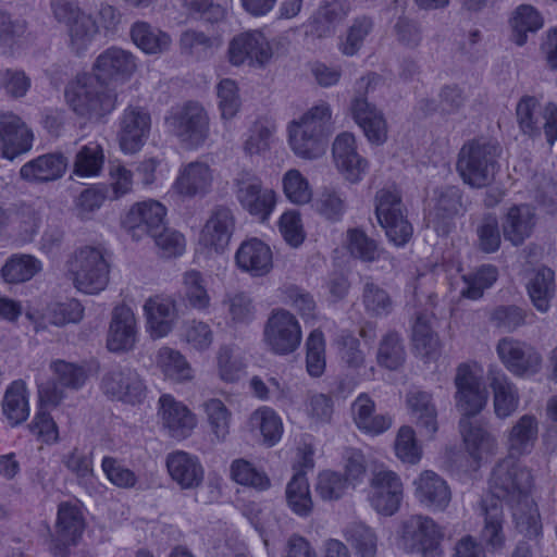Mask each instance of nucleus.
Returning a JSON list of instances; mask_svg holds the SVG:
<instances>
[{"label":"nucleus","instance_id":"052dcab7","mask_svg":"<svg viewBox=\"0 0 557 557\" xmlns=\"http://www.w3.org/2000/svg\"><path fill=\"white\" fill-rule=\"evenodd\" d=\"M203 409L214 438L218 442H224L230 433L231 411L222 400L216 398L205 401Z\"/></svg>","mask_w":557,"mask_h":557},{"label":"nucleus","instance_id":"8fccbe9b","mask_svg":"<svg viewBox=\"0 0 557 557\" xmlns=\"http://www.w3.org/2000/svg\"><path fill=\"white\" fill-rule=\"evenodd\" d=\"M183 295L187 305L198 311H206L211 305L207 281L201 272L188 270L183 274Z\"/></svg>","mask_w":557,"mask_h":557},{"label":"nucleus","instance_id":"5701e85b","mask_svg":"<svg viewBox=\"0 0 557 557\" xmlns=\"http://www.w3.org/2000/svg\"><path fill=\"white\" fill-rule=\"evenodd\" d=\"M165 207L156 200H146L134 205L126 214L123 224L134 237L144 234L152 236L164 224Z\"/></svg>","mask_w":557,"mask_h":557},{"label":"nucleus","instance_id":"c85d7f7f","mask_svg":"<svg viewBox=\"0 0 557 557\" xmlns=\"http://www.w3.org/2000/svg\"><path fill=\"white\" fill-rule=\"evenodd\" d=\"M480 516L483 517V527L479 533L481 543L491 553H499L506 546V534L504 531L503 508L496 500H482Z\"/></svg>","mask_w":557,"mask_h":557},{"label":"nucleus","instance_id":"6ab92c4d","mask_svg":"<svg viewBox=\"0 0 557 557\" xmlns=\"http://www.w3.org/2000/svg\"><path fill=\"white\" fill-rule=\"evenodd\" d=\"M33 134L13 113H0V149L3 158L14 160L32 148Z\"/></svg>","mask_w":557,"mask_h":557},{"label":"nucleus","instance_id":"20e7f679","mask_svg":"<svg viewBox=\"0 0 557 557\" xmlns=\"http://www.w3.org/2000/svg\"><path fill=\"white\" fill-rule=\"evenodd\" d=\"M499 154L500 148L495 143L470 140L458 153L456 170L465 184L473 188L485 187L494 181Z\"/></svg>","mask_w":557,"mask_h":557},{"label":"nucleus","instance_id":"a878e982","mask_svg":"<svg viewBox=\"0 0 557 557\" xmlns=\"http://www.w3.org/2000/svg\"><path fill=\"white\" fill-rule=\"evenodd\" d=\"M212 184L211 168L205 162L194 161L180 169L173 187L178 195L194 198L206 196L211 190Z\"/></svg>","mask_w":557,"mask_h":557},{"label":"nucleus","instance_id":"4468645a","mask_svg":"<svg viewBox=\"0 0 557 557\" xmlns=\"http://www.w3.org/2000/svg\"><path fill=\"white\" fill-rule=\"evenodd\" d=\"M399 534L405 550L422 553L424 557H441L436 548L440 531L431 518L414 515L405 519Z\"/></svg>","mask_w":557,"mask_h":557},{"label":"nucleus","instance_id":"c9c22d12","mask_svg":"<svg viewBox=\"0 0 557 557\" xmlns=\"http://www.w3.org/2000/svg\"><path fill=\"white\" fill-rule=\"evenodd\" d=\"M407 406L421 435L433 438L437 432V410L430 393L418 388L407 394Z\"/></svg>","mask_w":557,"mask_h":557},{"label":"nucleus","instance_id":"ddd939ff","mask_svg":"<svg viewBox=\"0 0 557 557\" xmlns=\"http://www.w3.org/2000/svg\"><path fill=\"white\" fill-rule=\"evenodd\" d=\"M403 496V483L397 473L388 469L373 472L368 500L377 513L386 517L393 516L399 509Z\"/></svg>","mask_w":557,"mask_h":557},{"label":"nucleus","instance_id":"338daca9","mask_svg":"<svg viewBox=\"0 0 557 557\" xmlns=\"http://www.w3.org/2000/svg\"><path fill=\"white\" fill-rule=\"evenodd\" d=\"M231 478L240 485L264 491L270 487L268 475L245 459H235L231 465Z\"/></svg>","mask_w":557,"mask_h":557},{"label":"nucleus","instance_id":"393cba45","mask_svg":"<svg viewBox=\"0 0 557 557\" xmlns=\"http://www.w3.org/2000/svg\"><path fill=\"white\" fill-rule=\"evenodd\" d=\"M137 342L135 314L127 306H117L112 311L107 346L114 352L131 350Z\"/></svg>","mask_w":557,"mask_h":557},{"label":"nucleus","instance_id":"39448f33","mask_svg":"<svg viewBox=\"0 0 557 557\" xmlns=\"http://www.w3.org/2000/svg\"><path fill=\"white\" fill-rule=\"evenodd\" d=\"M379 83L380 76L374 73L361 77L357 82V95L350 104L355 122L362 128L368 140L376 145H381L386 140L387 124L383 113L375 106L368 102L366 95L374 90Z\"/></svg>","mask_w":557,"mask_h":557},{"label":"nucleus","instance_id":"49530a36","mask_svg":"<svg viewBox=\"0 0 557 557\" xmlns=\"http://www.w3.org/2000/svg\"><path fill=\"white\" fill-rule=\"evenodd\" d=\"M555 292V273L546 267L539 268L528 283V293L535 308L546 312Z\"/></svg>","mask_w":557,"mask_h":557},{"label":"nucleus","instance_id":"5fc2aeb1","mask_svg":"<svg viewBox=\"0 0 557 557\" xmlns=\"http://www.w3.org/2000/svg\"><path fill=\"white\" fill-rule=\"evenodd\" d=\"M104 163L102 147L95 141L79 148L74 160V174L82 177L97 176Z\"/></svg>","mask_w":557,"mask_h":557},{"label":"nucleus","instance_id":"9b49d317","mask_svg":"<svg viewBox=\"0 0 557 557\" xmlns=\"http://www.w3.org/2000/svg\"><path fill=\"white\" fill-rule=\"evenodd\" d=\"M228 61L232 65L264 67L273 57V49L265 35L258 30L237 34L228 44Z\"/></svg>","mask_w":557,"mask_h":557},{"label":"nucleus","instance_id":"680f3d73","mask_svg":"<svg viewBox=\"0 0 557 557\" xmlns=\"http://www.w3.org/2000/svg\"><path fill=\"white\" fill-rule=\"evenodd\" d=\"M412 343L416 351L422 357L431 358L438 351V337L431 330L424 314H418L412 326Z\"/></svg>","mask_w":557,"mask_h":557},{"label":"nucleus","instance_id":"f03ea898","mask_svg":"<svg viewBox=\"0 0 557 557\" xmlns=\"http://www.w3.org/2000/svg\"><path fill=\"white\" fill-rule=\"evenodd\" d=\"M64 96L71 110L87 120H99L116 104V95L91 74L79 75L69 83Z\"/></svg>","mask_w":557,"mask_h":557},{"label":"nucleus","instance_id":"a211bd4d","mask_svg":"<svg viewBox=\"0 0 557 557\" xmlns=\"http://www.w3.org/2000/svg\"><path fill=\"white\" fill-rule=\"evenodd\" d=\"M151 126L150 114L138 107L124 110L120 121L119 140L126 153L137 152L148 139Z\"/></svg>","mask_w":557,"mask_h":557},{"label":"nucleus","instance_id":"0eeeda50","mask_svg":"<svg viewBox=\"0 0 557 557\" xmlns=\"http://www.w3.org/2000/svg\"><path fill=\"white\" fill-rule=\"evenodd\" d=\"M517 458L508 455L498 461L490 478V490L493 495L507 503L530 495L533 484L531 471Z\"/></svg>","mask_w":557,"mask_h":557},{"label":"nucleus","instance_id":"b1692460","mask_svg":"<svg viewBox=\"0 0 557 557\" xmlns=\"http://www.w3.org/2000/svg\"><path fill=\"white\" fill-rule=\"evenodd\" d=\"M159 414L162 425L174 438H186L197 424L196 417L188 407L169 394L159 399Z\"/></svg>","mask_w":557,"mask_h":557},{"label":"nucleus","instance_id":"774afa93","mask_svg":"<svg viewBox=\"0 0 557 557\" xmlns=\"http://www.w3.org/2000/svg\"><path fill=\"white\" fill-rule=\"evenodd\" d=\"M282 185L284 195L293 203L305 205L312 198L308 180L297 169H290L283 175Z\"/></svg>","mask_w":557,"mask_h":557},{"label":"nucleus","instance_id":"4d7b16f0","mask_svg":"<svg viewBox=\"0 0 557 557\" xmlns=\"http://www.w3.org/2000/svg\"><path fill=\"white\" fill-rule=\"evenodd\" d=\"M347 248L352 257L363 262L377 261L384 253V249L359 228L347 231Z\"/></svg>","mask_w":557,"mask_h":557},{"label":"nucleus","instance_id":"69168bd1","mask_svg":"<svg viewBox=\"0 0 557 557\" xmlns=\"http://www.w3.org/2000/svg\"><path fill=\"white\" fill-rule=\"evenodd\" d=\"M109 188L104 185H94L84 189L74 200V211L81 220H90L108 198Z\"/></svg>","mask_w":557,"mask_h":557},{"label":"nucleus","instance_id":"423d86ee","mask_svg":"<svg viewBox=\"0 0 557 557\" xmlns=\"http://www.w3.org/2000/svg\"><path fill=\"white\" fill-rule=\"evenodd\" d=\"M375 214L391 243L405 246L412 237L413 227L408 221L400 194L395 188H383L375 195Z\"/></svg>","mask_w":557,"mask_h":557},{"label":"nucleus","instance_id":"dca6fc26","mask_svg":"<svg viewBox=\"0 0 557 557\" xmlns=\"http://www.w3.org/2000/svg\"><path fill=\"white\" fill-rule=\"evenodd\" d=\"M55 382L39 388V398L42 404L57 407L65 397L64 388L71 391L81 389L87 379V370L79 364L64 360H55L51 363Z\"/></svg>","mask_w":557,"mask_h":557},{"label":"nucleus","instance_id":"7ed1b4c3","mask_svg":"<svg viewBox=\"0 0 557 557\" xmlns=\"http://www.w3.org/2000/svg\"><path fill=\"white\" fill-rule=\"evenodd\" d=\"M66 275L81 293L97 295L110 281V263L104 249L84 246L70 255L65 262Z\"/></svg>","mask_w":557,"mask_h":557},{"label":"nucleus","instance_id":"58836bf2","mask_svg":"<svg viewBox=\"0 0 557 557\" xmlns=\"http://www.w3.org/2000/svg\"><path fill=\"white\" fill-rule=\"evenodd\" d=\"M459 428L466 448L475 460H481L485 456L494 453L496 438L478 421L461 418Z\"/></svg>","mask_w":557,"mask_h":557},{"label":"nucleus","instance_id":"4c0bfd02","mask_svg":"<svg viewBox=\"0 0 557 557\" xmlns=\"http://www.w3.org/2000/svg\"><path fill=\"white\" fill-rule=\"evenodd\" d=\"M350 10L348 0H323L313 18V33L319 38L332 36L336 27L348 16Z\"/></svg>","mask_w":557,"mask_h":557},{"label":"nucleus","instance_id":"3c124183","mask_svg":"<svg viewBox=\"0 0 557 557\" xmlns=\"http://www.w3.org/2000/svg\"><path fill=\"white\" fill-rule=\"evenodd\" d=\"M156 362L165 377L183 382L193 377V370L185 357L176 349L162 347L158 350Z\"/></svg>","mask_w":557,"mask_h":557},{"label":"nucleus","instance_id":"c756f323","mask_svg":"<svg viewBox=\"0 0 557 557\" xmlns=\"http://www.w3.org/2000/svg\"><path fill=\"white\" fill-rule=\"evenodd\" d=\"M487 380L493 393L494 413L498 419L511 417L519 408L520 395L516 384L502 371L492 369Z\"/></svg>","mask_w":557,"mask_h":557},{"label":"nucleus","instance_id":"6e6552de","mask_svg":"<svg viewBox=\"0 0 557 557\" xmlns=\"http://www.w3.org/2000/svg\"><path fill=\"white\" fill-rule=\"evenodd\" d=\"M165 125L169 132L187 148L199 147L209 134L208 115L196 102L172 108L165 116Z\"/></svg>","mask_w":557,"mask_h":557},{"label":"nucleus","instance_id":"cd10ccee","mask_svg":"<svg viewBox=\"0 0 557 557\" xmlns=\"http://www.w3.org/2000/svg\"><path fill=\"white\" fill-rule=\"evenodd\" d=\"M333 158L337 169L346 180L357 183L368 169V162L358 154L352 134L342 133L333 143Z\"/></svg>","mask_w":557,"mask_h":557},{"label":"nucleus","instance_id":"a18cd8bd","mask_svg":"<svg viewBox=\"0 0 557 557\" xmlns=\"http://www.w3.org/2000/svg\"><path fill=\"white\" fill-rule=\"evenodd\" d=\"M134 44L149 54L162 53L171 45L170 36L147 22H136L131 28Z\"/></svg>","mask_w":557,"mask_h":557},{"label":"nucleus","instance_id":"e433bc0d","mask_svg":"<svg viewBox=\"0 0 557 557\" xmlns=\"http://www.w3.org/2000/svg\"><path fill=\"white\" fill-rule=\"evenodd\" d=\"M144 310L151 336L160 338L171 332L176 319L173 300L162 297L149 298L144 306Z\"/></svg>","mask_w":557,"mask_h":557},{"label":"nucleus","instance_id":"bb28decb","mask_svg":"<svg viewBox=\"0 0 557 557\" xmlns=\"http://www.w3.org/2000/svg\"><path fill=\"white\" fill-rule=\"evenodd\" d=\"M540 421L532 413L519 417L506 431V446L511 457H522L531 454L539 440Z\"/></svg>","mask_w":557,"mask_h":557},{"label":"nucleus","instance_id":"ea45409f","mask_svg":"<svg viewBox=\"0 0 557 557\" xmlns=\"http://www.w3.org/2000/svg\"><path fill=\"white\" fill-rule=\"evenodd\" d=\"M516 529L529 539H536L542 534V523L536 504L531 494L508 503Z\"/></svg>","mask_w":557,"mask_h":557},{"label":"nucleus","instance_id":"c03bdc74","mask_svg":"<svg viewBox=\"0 0 557 557\" xmlns=\"http://www.w3.org/2000/svg\"><path fill=\"white\" fill-rule=\"evenodd\" d=\"M289 509L299 517H308L313 510L309 482L304 471H297L286 486Z\"/></svg>","mask_w":557,"mask_h":557},{"label":"nucleus","instance_id":"0e129e2a","mask_svg":"<svg viewBox=\"0 0 557 557\" xmlns=\"http://www.w3.org/2000/svg\"><path fill=\"white\" fill-rule=\"evenodd\" d=\"M543 106L536 98L524 96L517 104V117L521 131L529 136H540L542 133L541 119Z\"/></svg>","mask_w":557,"mask_h":557},{"label":"nucleus","instance_id":"864d4df0","mask_svg":"<svg viewBox=\"0 0 557 557\" xmlns=\"http://www.w3.org/2000/svg\"><path fill=\"white\" fill-rule=\"evenodd\" d=\"M41 262L30 255H14L1 269L2 277L8 283H22L29 281L39 271Z\"/></svg>","mask_w":557,"mask_h":557},{"label":"nucleus","instance_id":"f704fd0d","mask_svg":"<svg viewBox=\"0 0 557 557\" xmlns=\"http://www.w3.org/2000/svg\"><path fill=\"white\" fill-rule=\"evenodd\" d=\"M535 223L534 208L529 205L512 206L503 218L504 237L513 246H520L531 236Z\"/></svg>","mask_w":557,"mask_h":557},{"label":"nucleus","instance_id":"a19ab883","mask_svg":"<svg viewBox=\"0 0 557 557\" xmlns=\"http://www.w3.org/2000/svg\"><path fill=\"white\" fill-rule=\"evenodd\" d=\"M2 411L12 426L28 418V395L24 381L16 380L8 386L2 400Z\"/></svg>","mask_w":557,"mask_h":557},{"label":"nucleus","instance_id":"6e6d98bb","mask_svg":"<svg viewBox=\"0 0 557 557\" xmlns=\"http://www.w3.org/2000/svg\"><path fill=\"white\" fill-rule=\"evenodd\" d=\"M405 346L400 335L395 331H388L379 343L377 363L386 369L396 370L405 361Z\"/></svg>","mask_w":557,"mask_h":557},{"label":"nucleus","instance_id":"1a4fd4ad","mask_svg":"<svg viewBox=\"0 0 557 557\" xmlns=\"http://www.w3.org/2000/svg\"><path fill=\"white\" fill-rule=\"evenodd\" d=\"M235 197L250 215L264 222L276 205V194L263 186L262 180L252 171L242 170L233 180Z\"/></svg>","mask_w":557,"mask_h":557},{"label":"nucleus","instance_id":"72a5a7b5","mask_svg":"<svg viewBox=\"0 0 557 557\" xmlns=\"http://www.w3.org/2000/svg\"><path fill=\"white\" fill-rule=\"evenodd\" d=\"M239 269L253 276H262L272 269V251L258 238L248 239L239 246L235 255Z\"/></svg>","mask_w":557,"mask_h":557},{"label":"nucleus","instance_id":"09e8293b","mask_svg":"<svg viewBox=\"0 0 557 557\" xmlns=\"http://www.w3.org/2000/svg\"><path fill=\"white\" fill-rule=\"evenodd\" d=\"M252 431H258L263 443L268 446L275 445L282 437L283 423L280 416L270 407H261L253 411L249 418Z\"/></svg>","mask_w":557,"mask_h":557},{"label":"nucleus","instance_id":"4be33fe9","mask_svg":"<svg viewBox=\"0 0 557 557\" xmlns=\"http://www.w3.org/2000/svg\"><path fill=\"white\" fill-rule=\"evenodd\" d=\"M136 69L133 54L124 49L111 47L102 51L96 59L94 76L100 82L125 81Z\"/></svg>","mask_w":557,"mask_h":557},{"label":"nucleus","instance_id":"2eb2a0df","mask_svg":"<svg viewBox=\"0 0 557 557\" xmlns=\"http://www.w3.org/2000/svg\"><path fill=\"white\" fill-rule=\"evenodd\" d=\"M496 352L505 368L516 376H530L542 368L541 354L533 346L513 337L499 339Z\"/></svg>","mask_w":557,"mask_h":557},{"label":"nucleus","instance_id":"13d9d810","mask_svg":"<svg viewBox=\"0 0 557 557\" xmlns=\"http://www.w3.org/2000/svg\"><path fill=\"white\" fill-rule=\"evenodd\" d=\"M349 483L344 475L337 471H321L314 483L317 495L324 502H336L344 497L349 490Z\"/></svg>","mask_w":557,"mask_h":557},{"label":"nucleus","instance_id":"bf43d9fd","mask_svg":"<svg viewBox=\"0 0 557 557\" xmlns=\"http://www.w3.org/2000/svg\"><path fill=\"white\" fill-rule=\"evenodd\" d=\"M345 537L359 557H375L377 537L370 527L362 522H352L346 528Z\"/></svg>","mask_w":557,"mask_h":557},{"label":"nucleus","instance_id":"79ce46f5","mask_svg":"<svg viewBox=\"0 0 557 557\" xmlns=\"http://www.w3.org/2000/svg\"><path fill=\"white\" fill-rule=\"evenodd\" d=\"M66 28L69 48L77 55L86 52L99 34L97 22L85 12L69 23Z\"/></svg>","mask_w":557,"mask_h":557},{"label":"nucleus","instance_id":"f8f14e48","mask_svg":"<svg viewBox=\"0 0 557 557\" xmlns=\"http://www.w3.org/2000/svg\"><path fill=\"white\" fill-rule=\"evenodd\" d=\"M100 387L109 398L132 405L140 404L147 393L140 374L135 369L121 366L113 367L103 374Z\"/></svg>","mask_w":557,"mask_h":557},{"label":"nucleus","instance_id":"de8ad7c7","mask_svg":"<svg viewBox=\"0 0 557 557\" xmlns=\"http://www.w3.org/2000/svg\"><path fill=\"white\" fill-rule=\"evenodd\" d=\"M84 529V520L79 508L69 503L59 506L57 520L58 540L63 545L74 544Z\"/></svg>","mask_w":557,"mask_h":557},{"label":"nucleus","instance_id":"f3484780","mask_svg":"<svg viewBox=\"0 0 557 557\" xmlns=\"http://www.w3.org/2000/svg\"><path fill=\"white\" fill-rule=\"evenodd\" d=\"M430 218L438 234L450 231V220L463 213L461 190L456 186H442L433 190L430 198Z\"/></svg>","mask_w":557,"mask_h":557},{"label":"nucleus","instance_id":"473e14b6","mask_svg":"<svg viewBox=\"0 0 557 557\" xmlns=\"http://www.w3.org/2000/svg\"><path fill=\"white\" fill-rule=\"evenodd\" d=\"M67 168V160L61 153H46L26 162L20 170V177L28 183H47L59 180Z\"/></svg>","mask_w":557,"mask_h":557},{"label":"nucleus","instance_id":"f257e3e1","mask_svg":"<svg viewBox=\"0 0 557 557\" xmlns=\"http://www.w3.org/2000/svg\"><path fill=\"white\" fill-rule=\"evenodd\" d=\"M331 106L320 100L306 111L299 120L288 125L289 145L294 153L302 159H317L325 152V138L331 132Z\"/></svg>","mask_w":557,"mask_h":557},{"label":"nucleus","instance_id":"aec40b11","mask_svg":"<svg viewBox=\"0 0 557 557\" xmlns=\"http://www.w3.org/2000/svg\"><path fill=\"white\" fill-rule=\"evenodd\" d=\"M457 387V407L462 412V418L471 419L478 414L486 404V395L481 389L480 381L469 366L461 364L457 369L455 377Z\"/></svg>","mask_w":557,"mask_h":557},{"label":"nucleus","instance_id":"7c9ffc66","mask_svg":"<svg viewBox=\"0 0 557 557\" xmlns=\"http://www.w3.org/2000/svg\"><path fill=\"white\" fill-rule=\"evenodd\" d=\"M166 468L172 480L182 488H196L203 481V467L198 457L189 453L176 450L169 454L166 457Z\"/></svg>","mask_w":557,"mask_h":557},{"label":"nucleus","instance_id":"412c9836","mask_svg":"<svg viewBox=\"0 0 557 557\" xmlns=\"http://www.w3.org/2000/svg\"><path fill=\"white\" fill-rule=\"evenodd\" d=\"M234 228L233 211L225 206H216L201 230L200 244L215 252H222L228 246Z\"/></svg>","mask_w":557,"mask_h":557},{"label":"nucleus","instance_id":"e2e57ef3","mask_svg":"<svg viewBox=\"0 0 557 557\" xmlns=\"http://www.w3.org/2000/svg\"><path fill=\"white\" fill-rule=\"evenodd\" d=\"M497 269L486 264L480 267L474 273L463 276L465 286L460 290L462 297L476 300L484 289L490 288L497 280Z\"/></svg>","mask_w":557,"mask_h":557},{"label":"nucleus","instance_id":"2f4dec72","mask_svg":"<svg viewBox=\"0 0 557 557\" xmlns=\"http://www.w3.org/2000/svg\"><path fill=\"white\" fill-rule=\"evenodd\" d=\"M418 500L433 510H444L450 502V491L444 479L431 470L423 471L414 480Z\"/></svg>","mask_w":557,"mask_h":557},{"label":"nucleus","instance_id":"9d476101","mask_svg":"<svg viewBox=\"0 0 557 557\" xmlns=\"http://www.w3.org/2000/svg\"><path fill=\"white\" fill-rule=\"evenodd\" d=\"M301 338V327L294 314L285 309L272 311L263 330V341L271 352L278 356L293 354Z\"/></svg>","mask_w":557,"mask_h":557},{"label":"nucleus","instance_id":"603ef678","mask_svg":"<svg viewBox=\"0 0 557 557\" xmlns=\"http://www.w3.org/2000/svg\"><path fill=\"white\" fill-rule=\"evenodd\" d=\"M543 24L544 20L535 8L529 4L519 5L510 20L512 40L518 46H523L527 42V34L537 32Z\"/></svg>","mask_w":557,"mask_h":557},{"label":"nucleus","instance_id":"37998d69","mask_svg":"<svg viewBox=\"0 0 557 557\" xmlns=\"http://www.w3.org/2000/svg\"><path fill=\"white\" fill-rule=\"evenodd\" d=\"M374 403L366 394H361L352 404V414L357 426L368 433L379 434L386 431L392 420L387 416H373Z\"/></svg>","mask_w":557,"mask_h":557}]
</instances>
